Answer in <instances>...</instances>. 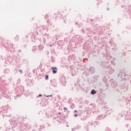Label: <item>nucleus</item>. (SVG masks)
<instances>
[{
	"label": "nucleus",
	"instance_id": "f257e3e1",
	"mask_svg": "<svg viewBox=\"0 0 131 131\" xmlns=\"http://www.w3.org/2000/svg\"><path fill=\"white\" fill-rule=\"evenodd\" d=\"M52 70L53 74H56V73H57V69L56 67H52Z\"/></svg>",
	"mask_w": 131,
	"mask_h": 131
},
{
	"label": "nucleus",
	"instance_id": "f03ea898",
	"mask_svg": "<svg viewBox=\"0 0 131 131\" xmlns=\"http://www.w3.org/2000/svg\"><path fill=\"white\" fill-rule=\"evenodd\" d=\"M89 71L91 73H94L95 72V68L94 67H90L89 68Z\"/></svg>",
	"mask_w": 131,
	"mask_h": 131
},
{
	"label": "nucleus",
	"instance_id": "7ed1b4c3",
	"mask_svg": "<svg viewBox=\"0 0 131 131\" xmlns=\"http://www.w3.org/2000/svg\"><path fill=\"white\" fill-rule=\"evenodd\" d=\"M112 88H116L117 86V83L116 82H113L112 83Z\"/></svg>",
	"mask_w": 131,
	"mask_h": 131
},
{
	"label": "nucleus",
	"instance_id": "20e7f679",
	"mask_svg": "<svg viewBox=\"0 0 131 131\" xmlns=\"http://www.w3.org/2000/svg\"><path fill=\"white\" fill-rule=\"evenodd\" d=\"M114 72V70L112 68H110L109 70L110 74H112Z\"/></svg>",
	"mask_w": 131,
	"mask_h": 131
},
{
	"label": "nucleus",
	"instance_id": "39448f33",
	"mask_svg": "<svg viewBox=\"0 0 131 131\" xmlns=\"http://www.w3.org/2000/svg\"><path fill=\"white\" fill-rule=\"evenodd\" d=\"M61 82H62V83L63 84H65V83H66V80H65V77H62V79H61Z\"/></svg>",
	"mask_w": 131,
	"mask_h": 131
},
{
	"label": "nucleus",
	"instance_id": "423d86ee",
	"mask_svg": "<svg viewBox=\"0 0 131 131\" xmlns=\"http://www.w3.org/2000/svg\"><path fill=\"white\" fill-rule=\"evenodd\" d=\"M105 117L104 115H100L98 116V119H102V118H104Z\"/></svg>",
	"mask_w": 131,
	"mask_h": 131
},
{
	"label": "nucleus",
	"instance_id": "0eeeda50",
	"mask_svg": "<svg viewBox=\"0 0 131 131\" xmlns=\"http://www.w3.org/2000/svg\"><path fill=\"white\" fill-rule=\"evenodd\" d=\"M96 91H95V90H92V91H91L92 95H95V94H96Z\"/></svg>",
	"mask_w": 131,
	"mask_h": 131
},
{
	"label": "nucleus",
	"instance_id": "6e6552de",
	"mask_svg": "<svg viewBox=\"0 0 131 131\" xmlns=\"http://www.w3.org/2000/svg\"><path fill=\"white\" fill-rule=\"evenodd\" d=\"M36 49H37L36 47L35 46L33 47L32 48L33 52H35V51H36Z\"/></svg>",
	"mask_w": 131,
	"mask_h": 131
},
{
	"label": "nucleus",
	"instance_id": "1a4fd4ad",
	"mask_svg": "<svg viewBox=\"0 0 131 131\" xmlns=\"http://www.w3.org/2000/svg\"><path fill=\"white\" fill-rule=\"evenodd\" d=\"M39 50H42V49H43V46L40 45L39 47Z\"/></svg>",
	"mask_w": 131,
	"mask_h": 131
},
{
	"label": "nucleus",
	"instance_id": "9d476101",
	"mask_svg": "<svg viewBox=\"0 0 131 131\" xmlns=\"http://www.w3.org/2000/svg\"><path fill=\"white\" fill-rule=\"evenodd\" d=\"M46 80H48V79H49V76L48 75L46 76Z\"/></svg>",
	"mask_w": 131,
	"mask_h": 131
},
{
	"label": "nucleus",
	"instance_id": "9b49d317",
	"mask_svg": "<svg viewBox=\"0 0 131 131\" xmlns=\"http://www.w3.org/2000/svg\"><path fill=\"white\" fill-rule=\"evenodd\" d=\"M63 110L64 111H67V107H64Z\"/></svg>",
	"mask_w": 131,
	"mask_h": 131
},
{
	"label": "nucleus",
	"instance_id": "f8f14e48",
	"mask_svg": "<svg viewBox=\"0 0 131 131\" xmlns=\"http://www.w3.org/2000/svg\"><path fill=\"white\" fill-rule=\"evenodd\" d=\"M75 129H76L75 128H72V131H75Z\"/></svg>",
	"mask_w": 131,
	"mask_h": 131
},
{
	"label": "nucleus",
	"instance_id": "ddd939ff",
	"mask_svg": "<svg viewBox=\"0 0 131 131\" xmlns=\"http://www.w3.org/2000/svg\"><path fill=\"white\" fill-rule=\"evenodd\" d=\"M52 95H47V96H46V97H52Z\"/></svg>",
	"mask_w": 131,
	"mask_h": 131
},
{
	"label": "nucleus",
	"instance_id": "4468645a",
	"mask_svg": "<svg viewBox=\"0 0 131 131\" xmlns=\"http://www.w3.org/2000/svg\"><path fill=\"white\" fill-rule=\"evenodd\" d=\"M17 97H19V95H17V96H15V97H14V98H15V99H17Z\"/></svg>",
	"mask_w": 131,
	"mask_h": 131
},
{
	"label": "nucleus",
	"instance_id": "2eb2a0df",
	"mask_svg": "<svg viewBox=\"0 0 131 131\" xmlns=\"http://www.w3.org/2000/svg\"><path fill=\"white\" fill-rule=\"evenodd\" d=\"M19 72H20V73H23L22 70H19Z\"/></svg>",
	"mask_w": 131,
	"mask_h": 131
},
{
	"label": "nucleus",
	"instance_id": "dca6fc26",
	"mask_svg": "<svg viewBox=\"0 0 131 131\" xmlns=\"http://www.w3.org/2000/svg\"><path fill=\"white\" fill-rule=\"evenodd\" d=\"M38 97H42V95L41 94H39Z\"/></svg>",
	"mask_w": 131,
	"mask_h": 131
},
{
	"label": "nucleus",
	"instance_id": "f3484780",
	"mask_svg": "<svg viewBox=\"0 0 131 131\" xmlns=\"http://www.w3.org/2000/svg\"><path fill=\"white\" fill-rule=\"evenodd\" d=\"M74 116H75V117H77V114H75V115H74Z\"/></svg>",
	"mask_w": 131,
	"mask_h": 131
},
{
	"label": "nucleus",
	"instance_id": "a211bd4d",
	"mask_svg": "<svg viewBox=\"0 0 131 131\" xmlns=\"http://www.w3.org/2000/svg\"><path fill=\"white\" fill-rule=\"evenodd\" d=\"M51 85H54L53 84V83H52V81H51Z\"/></svg>",
	"mask_w": 131,
	"mask_h": 131
},
{
	"label": "nucleus",
	"instance_id": "6ab92c4d",
	"mask_svg": "<svg viewBox=\"0 0 131 131\" xmlns=\"http://www.w3.org/2000/svg\"><path fill=\"white\" fill-rule=\"evenodd\" d=\"M72 76H74V75L73 74H72Z\"/></svg>",
	"mask_w": 131,
	"mask_h": 131
},
{
	"label": "nucleus",
	"instance_id": "aec40b11",
	"mask_svg": "<svg viewBox=\"0 0 131 131\" xmlns=\"http://www.w3.org/2000/svg\"><path fill=\"white\" fill-rule=\"evenodd\" d=\"M75 112H77V111H76V110H75Z\"/></svg>",
	"mask_w": 131,
	"mask_h": 131
},
{
	"label": "nucleus",
	"instance_id": "412c9836",
	"mask_svg": "<svg viewBox=\"0 0 131 131\" xmlns=\"http://www.w3.org/2000/svg\"><path fill=\"white\" fill-rule=\"evenodd\" d=\"M67 127H68V126H69V125H67Z\"/></svg>",
	"mask_w": 131,
	"mask_h": 131
},
{
	"label": "nucleus",
	"instance_id": "4be33fe9",
	"mask_svg": "<svg viewBox=\"0 0 131 131\" xmlns=\"http://www.w3.org/2000/svg\"><path fill=\"white\" fill-rule=\"evenodd\" d=\"M50 47H52V45H50Z\"/></svg>",
	"mask_w": 131,
	"mask_h": 131
},
{
	"label": "nucleus",
	"instance_id": "5701e85b",
	"mask_svg": "<svg viewBox=\"0 0 131 131\" xmlns=\"http://www.w3.org/2000/svg\"><path fill=\"white\" fill-rule=\"evenodd\" d=\"M105 81H106V79L105 80Z\"/></svg>",
	"mask_w": 131,
	"mask_h": 131
}]
</instances>
